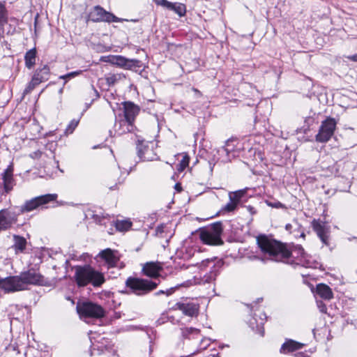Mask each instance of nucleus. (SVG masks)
<instances>
[{
  "mask_svg": "<svg viewBox=\"0 0 357 357\" xmlns=\"http://www.w3.org/2000/svg\"><path fill=\"white\" fill-rule=\"evenodd\" d=\"M257 244L267 259L305 268H317L319 264L300 245H294L289 250L284 244L265 236L257 238Z\"/></svg>",
  "mask_w": 357,
  "mask_h": 357,
  "instance_id": "1",
  "label": "nucleus"
},
{
  "mask_svg": "<svg viewBox=\"0 0 357 357\" xmlns=\"http://www.w3.org/2000/svg\"><path fill=\"white\" fill-rule=\"evenodd\" d=\"M75 271V280L79 287L91 284L97 288L100 287L105 282L104 273L90 265L76 266Z\"/></svg>",
  "mask_w": 357,
  "mask_h": 357,
  "instance_id": "4",
  "label": "nucleus"
},
{
  "mask_svg": "<svg viewBox=\"0 0 357 357\" xmlns=\"http://www.w3.org/2000/svg\"><path fill=\"white\" fill-rule=\"evenodd\" d=\"M79 122V119H73L69 124L68 125L67 128H66L65 133L66 135L71 134L73 132L75 129L77 128Z\"/></svg>",
  "mask_w": 357,
  "mask_h": 357,
  "instance_id": "38",
  "label": "nucleus"
},
{
  "mask_svg": "<svg viewBox=\"0 0 357 357\" xmlns=\"http://www.w3.org/2000/svg\"><path fill=\"white\" fill-rule=\"evenodd\" d=\"M119 117H121V114H119Z\"/></svg>",
  "mask_w": 357,
  "mask_h": 357,
  "instance_id": "62",
  "label": "nucleus"
},
{
  "mask_svg": "<svg viewBox=\"0 0 357 357\" xmlns=\"http://www.w3.org/2000/svg\"><path fill=\"white\" fill-rule=\"evenodd\" d=\"M13 168L9 165L1 174L3 180V191L5 193H9L15 185V181L13 178Z\"/></svg>",
  "mask_w": 357,
  "mask_h": 357,
  "instance_id": "24",
  "label": "nucleus"
},
{
  "mask_svg": "<svg viewBox=\"0 0 357 357\" xmlns=\"http://www.w3.org/2000/svg\"><path fill=\"white\" fill-rule=\"evenodd\" d=\"M88 18L93 22H121L127 20L116 17L112 13L107 11L102 6H93L88 14Z\"/></svg>",
  "mask_w": 357,
  "mask_h": 357,
  "instance_id": "8",
  "label": "nucleus"
},
{
  "mask_svg": "<svg viewBox=\"0 0 357 357\" xmlns=\"http://www.w3.org/2000/svg\"><path fill=\"white\" fill-rule=\"evenodd\" d=\"M348 58L353 61H357V54L350 56Z\"/></svg>",
  "mask_w": 357,
  "mask_h": 357,
  "instance_id": "51",
  "label": "nucleus"
},
{
  "mask_svg": "<svg viewBox=\"0 0 357 357\" xmlns=\"http://www.w3.org/2000/svg\"><path fill=\"white\" fill-rule=\"evenodd\" d=\"M37 51L36 49L32 48L27 51L24 55L25 66L28 69H31L36 64Z\"/></svg>",
  "mask_w": 357,
  "mask_h": 357,
  "instance_id": "31",
  "label": "nucleus"
},
{
  "mask_svg": "<svg viewBox=\"0 0 357 357\" xmlns=\"http://www.w3.org/2000/svg\"><path fill=\"white\" fill-rule=\"evenodd\" d=\"M207 346H208V344H206V345H205V347H204V349H206V347H207Z\"/></svg>",
  "mask_w": 357,
  "mask_h": 357,
  "instance_id": "59",
  "label": "nucleus"
},
{
  "mask_svg": "<svg viewBox=\"0 0 357 357\" xmlns=\"http://www.w3.org/2000/svg\"><path fill=\"white\" fill-rule=\"evenodd\" d=\"M337 121L334 118L328 117L321 122L319 132L315 136L316 141L321 143L331 139L336 128Z\"/></svg>",
  "mask_w": 357,
  "mask_h": 357,
  "instance_id": "12",
  "label": "nucleus"
},
{
  "mask_svg": "<svg viewBox=\"0 0 357 357\" xmlns=\"http://www.w3.org/2000/svg\"><path fill=\"white\" fill-rule=\"evenodd\" d=\"M176 47V46H175L174 45H172L170 46V48H174V47Z\"/></svg>",
  "mask_w": 357,
  "mask_h": 357,
  "instance_id": "56",
  "label": "nucleus"
},
{
  "mask_svg": "<svg viewBox=\"0 0 357 357\" xmlns=\"http://www.w3.org/2000/svg\"><path fill=\"white\" fill-rule=\"evenodd\" d=\"M19 213L8 208L0 211V232L10 229L17 222Z\"/></svg>",
  "mask_w": 357,
  "mask_h": 357,
  "instance_id": "16",
  "label": "nucleus"
},
{
  "mask_svg": "<svg viewBox=\"0 0 357 357\" xmlns=\"http://www.w3.org/2000/svg\"><path fill=\"white\" fill-rule=\"evenodd\" d=\"M24 310H27V308L18 305H10L9 306L8 315L11 319L20 321L23 319V312Z\"/></svg>",
  "mask_w": 357,
  "mask_h": 357,
  "instance_id": "29",
  "label": "nucleus"
},
{
  "mask_svg": "<svg viewBox=\"0 0 357 357\" xmlns=\"http://www.w3.org/2000/svg\"><path fill=\"white\" fill-rule=\"evenodd\" d=\"M174 227L175 225L169 220L158 225V239H160L159 243L164 249L174 234Z\"/></svg>",
  "mask_w": 357,
  "mask_h": 357,
  "instance_id": "14",
  "label": "nucleus"
},
{
  "mask_svg": "<svg viewBox=\"0 0 357 357\" xmlns=\"http://www.w3.org/2000/svg\"><path fill=\"white\" fill-rule=\"evenodd\" d=\"M123 107L119 108L123 112V121L122 123L126 122H132L134 123L135 118L139 112V107L137 105L130 101H125L122 102Z\"/></svg>",
  "mask_w": 357,
  "mask_h": 357,
  "instance_id": "18",
  "label": "nucleus"
},
{
  "mask_svg": "<svg viewBox=\"0 0 357 357\" xmlns=\"http://www.w3.org/2000/svg\"><path fill=\"white\" fill-rule=\"evenodd\" d=\"M50 76V68L47 64L38 67L34 72L31 80L23 91V95L30 93L38 85L47 81Z\"/></svg>",
  "mask_w": 357,
  "mask_h": 357,
  "instance_id": "10",
  "label": "nucleus"
},
{
  "mask_svg": "<svg viewBox=\"0 0 357 357\" xmlns=\"http://www.w3.org/2000/svg\"><path fill=\"white\" fill-rule=\"evenodd\" d=\"M246 208L252 215L255 214L257 213L256 209L252 206H247Z\"/></svg>",
  "mask_w": 357,
  "mask_h": 357,
  "instance_id": "48",
  "label": "nucleus"
},
{
  "mask_svg": "<svg viewBox=\"0 0 357 357\" xmlns=\"http://www.w3.org/2000/svg\"><path fill=\"white\" fill-rule=\"evenodd\" d=\"M91 218H92V219H93V220L96 223L100 224V225H102V221L105 218V217L103 215H100L98 214H94V213H93L91 215Z\"/></svg>",
  "mask_w": 357,
  "mask_h": 357,
  "instance_id": "45",
  "label": "nucleus"
},
{
  "mask_svg": "<svg viewBox=\"0 0 357 357\" xmlns=\"http://www.w3.org/2000/svg\"><path fill=\"white\" fill-rule=\"evenodd\" d=\"M13 241L14 244L13 248H14L15 253L24 252L27 244L26 238L19 235H14Z\"/></svg>",
  "mask_w": 357,
  "mask_h": 357,
  "instance_id": "28",
  "label": "nucleus"
},
{
  "mask_svg": "<svg viewBox=\"0 0 357 357\" xmlns=\"http://www.w3.org/2000/svg\"><path fill=\"white\" fill-rule=\"evenodd\" d=\"M316 293L321 298L330 300L333 297L331 289L325 284H319L316 287Z\"/></svg>",
  "mask_w": 357,
  "mask_h": 357,
  "instance_id": "27",
  "label": "nucleus"
},
{
  "mask_svg": "<svg viewBox=\"0 0 357 357\" xmlns=\"http://www.w3.org/2000/svg\"><path fill=\"white\" fill-rule=\"evenodd\" d=\"M303 345V344L300 342L292 340H288L282 344L280 351L282 354H288L301 349Z\"/></svg>",
  "mask_w": 357,
  "mask_h": 357,
  "instance_id": "26",
  "label": "nucleus"
},
{
  "mask_svg": "<svg viewBox=\"0 0 357 357\" xmlns=\"http://www.w3.org/2000/svg\"><path fill=\"white\" fill-rule=\"evenodd\" d=\"M241 149L242 144L239 141L234 139H228L225 146L212 150L211 153L213 154V158H209L208 160L210 166H214L218 161L223 163L230 162L231 159L240 155Z\"/></svg>",
  "mask_w": 357,
  "mask_h": 357,
  "instance_id": "5",
  "label": "nucleus"
},
{
  "mask_svg": "<svg viewBox=\"0 0 357 357\" xmlns=\"http://www.w3.org/2000/svg\"><path fill=\"white\" fill-rule=\"evenodd\" d=\"M181 336L185 339H193L199 335L200 330L193 327L181 328Z\"/></svg>",
  "mask_w": 357,
  "mask_h": 357,
  "instance_id": "32",
  "label": "nucleus"
},
{
  "mask_svg": "<svg viewBox=\"0 0 357 357\" xmlns=\"http://www.w3.org/2000/svg\"><path fill=\"white\" fill-rule=\"evenodd\" d=\"M42 151L38 150L30 154V157L32 158H40L42 156Z\"/></svg>",
  "mask_w": 357,
  "mask_h": 357,
  "instance_id": "47",
  "label": "nucleus"
},
{
  "mask_svg": "<svg viewBox=\"0 0 357 357\" xmlns=\"http://www.w3.org/2000/svg\"><path fill=\"white\" fill-rule=\"evenodd\" d=\"M176 309L182 312V313L188 317H197L199 311V304L195 301H183L178 302L175 305Z\"/></svg>",
  "mask_w": 357,
  "mask_h": 357,
  "instance_id": "20",
  "label": "nucleus"
},
{
  "mask_svg": "<svg viewBox=\"0 0 357 357\" xmlns=\"http://www.w3.org/2000/svg\"><path fill=\"white\" fill-rule=\"evenodd\" d=\"M153 1L156 2V0H153Z\"/></svg>",
  "mask_w": 357,
  "mask_h": 357,
  "instance_id": "63",
  "label": "nucleus"
},
{
  "mask_svg": "<svg viewBox=\"0 0 357 357\" xmlns=\"http://www.w3.org/2000/svg\"><path fill=\"white\" fill-rule=\"evenodd\" d=\"M126 290L123 292L144 296L156 288V283L151 280L144 279L135 276L128 277L126 282Z\"/></svg>",
  "mask_w": 357,
  "mask_h": 357,
  "instance_id": "6",
  "label": "nucleus"
},
{
  "mask_svg": "<svg viewBox=\"0 0 357 357\" xmlns=\"http://www.w3.org/2000/svg\"><path fill=\"white\" fill-rule=\"evenodd\" d=\"M158 5H160L163 8L174 12L179 17H183L186 13V6L182 3H172L167 0H158Z\"/></svg>",
  "mask_w": 357,
  "mask_h": 357,
  "instance_id": "23",
  "label": "nucleus"
},
{
  "mask_svg": "<svg viewBox=\"0 0 357 357\" xmlns=\"http://www.w3.org/2000/svg\"><path fill=\"white\" fill-rule=\"evenodd\" d=\"M132 225V222L128 220H117L114 223L116 229L120 231H128Z\"/></svg>",
  "mask_w": 357,
  "mask_h": 357,
  "instance_id": "33",
  "label": "nucleus"
},
{
  "mask_svg": "<svg viewBox=\"0 0 357 357\" xmlns=\"http://www.w3.org/2000/svg\"><path fill=\"white\" fill-rule=\"evenodd\" d=\"M57 197V194H46L26 200L24 204L20 206L18 213L20 215V213L31 212L41 206L56 201Z\"/></svg>",
  "mask_w": 357,
  "mask_h": 357,
  "instance_id": "9",
  "label": "nucleus"
},
{
  "mask_svg": "<svg viewBox=\"0 0 357 357\" xmlns=\"http://www.w3.org/2000/svg\"><path fill=\"white\" fill-rule=\"evenodd\" d=\"M212 357H220L219 354H213Z\"/></svg>",
  "mask_w": 357,
  "mask_h": 357,
  "instance_id": "55",
  "label": "nucleus"
},
{
  "mask_svg": "<svg viewBox=\"0 0 357 357\" xmlns=\"http://www.w3.org/2000/svg\"><path fill=\"white\" fill-rule=\"evenodd\" d=\"M158 285L161 283L160 278L164 279L163 276V270L162 266L160 265V264L158 262Z\"/></svg>",
  "mask_w": 357,
  "mask_h": 357,
  "instance_id": "44",
  "label": "nucleus"
},
{
  "mask_svg": "<svg viewBox=\"0 0 357 357\" xmlns=\"http://www.w3.org/2000/svg\"><path fill=\"white\" fill-rule=\"evenodd\" d=\"M120 79H121V75L119 74H109L106 77L107 84L109 86L114 85Z\"/></svg>",
  "mask_w": 357,
  "mask_h": 357,
  "instance_id": "40",
  "label": "nucleus"
},
{
  "mask_svg": "<svg viewBox=\"0 0 357 357\" xmlns=\"http://www.w3.org/2000/svg\"><path fill=\"white\" fill-rule=\"evenodd\" d=\"M294 227H296L297 228H299L301 225L298 224V222L296 220H294ZM294 225L292 224H287L285 226V229L287 231H291V229L293 228Z\"/></svg>",
  "mask_w": 357,
  "mask_h": 357,
  "instance_id": "46",
  "label": "nucleus"
},
{
  "mask_svg": "<svg viewBox=\"0 0 357 357\" xmlns=\"http://www.w3.org/2000/svg\"><path fill=\"white\" fill-rule=\"evenodd\" d=\"M144 331H146V335L150 340L149 351L150 353H152L154 351V341L156 337V334L155 333L153 328L146 326Z\"/></svg>",
  "mask_w": 357,
  "mask_h": 357,
  "instance_id": "35",
  "label": "nucleus"
},
{
  "mask_svg": "<svg viewBox=\"0 0 357 357\" xmlns=\"http://www.w3.org/2000/svg\"><path fill=\"white\" fill-rule=\"evenodd\" d=\"M207 346H208V344H206V345H205V347H204V349H206V347H207Z\"/></svg>",
  "mask_w": 357,
  "mask_h": 357,
  "instance_id": "57",
  "label": "nucleus"
},
{
  "mask_svg": "<svg viewBox=\"0 0 357 357\" xmlns=\"http://www.w3.org/2000/svg\"><path fill=\"white\" fill-rule=\"evenodd\" d=\"M222 264L223 263L221 260H214L208 259L206 260L202 261L200 266L201 269H206L207 268H208L210 270L209 273L204 275L202 278L196 279L195 278L192 280H188L183 283L177 284L174 286L160 289L158 291V295L165 294L166 296H169L174 292L176 289H178L181 287H189L195 284L210 283L215 280Z\"/></svg>",
  "mask_w": 357,
  "mask_h": 357,
  "instance_id": "2",
  "label": "nucleus"
},
{
  "mask_svg": "<svg viewBox=\"0 0 357 357\" xmlns=\"http://www.w3.org/2000/svg\"><path fill=\"white\" fill-rule=\"evenodd\" d=\"M266 314L259 309L255 310V312L248 320L249 326L261 336L264 334V324L266 320Z\"/></svg>",
  "mask_w": 357,
  "mask_h": 357,
  "instance_id": "17",
  "label": "nucleus"
},
{
  "mask_svg": "<svg viewBox=\"0 0 357 357\" xmlns=\"http://www.w3.org/2000/svg\"><path fill=\"white\" fill-rule=\"evenodd\" d=\"M64 86L63 85L62 87L59 90V93L61 95L63 93Z\"/></svg>",
  "mask_w": 357,
  "mask_h": 357,
  "instance_id": "53",
  "label": "nucleus"
},
{
  "mask_svg": "<svg viewBox=\"0 0 357 357\" xmlns=\"http://www.w3.org/2000/svg\"><path fill=\"white\" fill-rule=\"evenodd\" d=\"M112 62L120 67L135 71L138 70L142 66L141 61L137 59H129L120 55L115 56L113 58Z\"/></svg>",
  "mask_w": 357,
  "mask_h": 357,
  "instance_id": "21",
  "label": "nucleus"
},
{
  "mask_svg": "<svg viewBox=\"0 0 357 357\" xmlns=\"http://www.w3.org/2000/svg\"><path fill=\"white\" fill-rule=\"evenodd\" d=\"M109 189L110 190H114V187H110Z\"/></svg>",
  "mask_w": 357,
  "mask_h": 357,
  "instance_id": "60",
  "label": "nucleus"
},
{
  "mask_svg": "<svg viewBox=\"0 0 357 357\" xmlns=\"http://www.w3.org/2000/svg\"><path fill=\"white\" fill-rule=\"evenodd\" d=\"M317 305L321 313L327 312L326 305L322 301L317 300Z\"/></svg>",
  "mask_w": 357,
  "mask_h": 357,
  "instance_id": "43",
  "label": "nucleus"
},
{
  "mask_svg": "<svg viewBox=\"0 0 357 357\" xmlns=\"http://www.w3.org/2000/svg\"><path fill=\"white\" fill-rule=\"evenodd\" d=\"M8 279V277H6L5 278H0V289L4 290L6 293H10V291L8 289V286L6 283L7 280Z\"/></svg>",
  "mask_w": 357,
  "mask_h": 357,
  "instance_id": "41",
  "label": "nucleus"
},
{
  "mask_svg": "<svg viewBox=\"0 0 357 357\" xmlns=\"http://www.w3.org/2000/svg\"><path fill=\"white\" fill-rule=\"evenodd\" d=\"M174 188L178 192L181 191V190H182V188L179 183L175 184Z\"/></svg>",
  "mask_w": 357,
  "mask_h": 357,
  "instance_id": "52",
  "label": "nucleus"
},
{
  "mask_svg": "<svg viewBox=\"0 0 357 357\" xmlns=\"http://www.w3.org/2000/svg\"><path fill=\"white\" fill-rule=\"evenodd\" d=\"M113 109V111L115 112L116 111V109L114 107L112 108Z\"/></svg>",
  "mask_w": 357,
  "mask_h": 357,
  "instance_id": "61",
  "label": "nucleus"
},
{
  "mask_svg": "<svg viewBox=\"0 0 357 357\" xmlns=\"http://www.w3.org/2000/svg\"><path fill=\"white\" fill-rule=\"evenodd\" d=\"M295 357H309L307 354L302 353V352H298L295 354Z\"/></svg>",
  "mask_w": 357,
  "mask_h": 357,
  "instance_id": "49",
  "label": "nucleus"
},
{
  "mask_svg": "<svg viewBox=\"0 0 357 357\" xmlns=\"http://www.w3.org/2000/svg\"><path fill=\"white\" fill-rule=\"evenodd\" d=\"M8 23V14L4 5L0 2V29L4 31V25Z\"/></svg>",
  "mask_w": 357,
  "mask_h": 357,
  "instance_id": "34",
  "label": "nucleus"
},
{
  "mask_svg": "<svg viewBox=\"0 0 357 357\" xmlns=\"http://www.w3.org/2000/svg\"><path fill=\"white\" fill-rule=\"evenodd\" d=\"M190 157L187 153H183L182 159L177 165V170L180 172H183L189 165Z\"/></svg>",
  "mask_w": 357,
  "mask_h": 357,
  "instance_id": "36",
  "label": "nucleus"
},
{
  "mask_svg": "<svg viewBox=\"0 0 357 357\" xmlns=\"http://www.w3.org/2000/svg\"><path fill=\"white\" fill-rule=\"evenodd\" d=\"M82 73V70H76L73 72L68 73L66 75L59 76V79H64L63 86L68 82V81L72 78H74Z\"/></svg>",
  "mask_w": 357,
  "mask_h": 357,
  "instance_id": "37",
  "label": "nucleus"
},
{
  "mask_svg": "<svg viewBox=\"0 0 357 357\" xmlns=\"http://www.w3.org/2000/svg\"><path fill=\"white\" fill-rule=\"evenodd\" d=\"M312 227L322 243L328 245L330 228L326 225V222L320 220L314 219L312 222Z\"/></svg>",
  "mask_w": 357,
  "mask_h": 357,
  "instance_id": "19",
  "label": "nucleus"
},
{
  "mask_svg": "<svg viewBox=\"0 0 357 357\" xmlns=\"http://www.w3.org/2000/svg\"><path fill=\"white\" fill-rule=\"evenodd\" d=\"M151 92H153V93L154 92L153 88H149V87L147 88L145 91V94H144V101H146L147 105L151 103L153 105V104L155 102V99L151 98L150 93ZM144 104L145 105L146 102H144Z\"/></svg>",
  "mask_w": 357,
  "mask_h": 357,
  "instance_id": "39",
  "label": "nucleus"
},
{
  "mask_svg": "<svg viewBox=\"0 0 357 357\" xmlns=\"http://www.w3.org/2000/svg\"><path fill=\"white\" fill-rule=\"evenodd\" d=\"M245 192L246 190L245 189L236 190L235 192H229V200L221 208L220 212L225 213L234 211L237 208L238 206L241 204L243 197H244L245 195Z\"/></svg>",
  "mask_w": 357,
  "mask_h": 357,
  "instance_id": "15",
  "label": "nucleus"
},
{
  "mask_svg": "<svg viewBox=\"0 0 357 357\" xmlns=\"http://www.w3.org/2000/svg\"><path fill=\"white\" fill-rule=\"evenodd\" d=\"M221 222H216L210 226L203 228L199 233V238L203 243L210 245H219L223 243L221 239L222 233Z\"/></svg>",
  "mask_w": 357,
  "mask_h": 357,
  "instance_id": "7",
  "label": "nucleus"
},
{
  "mask_svg": "<svg viewBox=\"0 0 357 357\" xmlns=\"http://www.w3.org/2000/svg\"><path fill=\"white\" fill-rule=\"evenodd\" d=\"M77 312L86 318L100 319L105 315V310L99 305L91 302H84L77 306Z\"/></svg>",
  "mask_w": 357,
  "mask_h": 357,
  "instance_id": "11",
  "label": "nucleus"
},
{
  "mask_svg": "<svg viewBox=\"0 0 357 357\" xmlns=\"http://www.w3.org/2000/svg\"><path fill=\"white\" fill-rule=\"evenodd\" d=\"M266 204L268 206H271L273 208H285L284 205L278 201L274 202L266 201Z\"/></svg>",
  "mask_w": 357,
  "mask_h": 357,
  "instance_id": "42",
  "label": "nucleus"
},
{
  "mask_svg": "<svg viewBox=\"0 0 357 357\" xmlns=\"http://www.w3.org/2000/svg\"><path fill=\"white\" fill-rule=\"evenodd\" d=\"M137 155L142 161H153L155 159L156 144L153 142H145L137 140Z\"/></svg>",
  "mask_w": 357,
  "mask_h": 357,
  "instance_id": "13",
  "label": "nucleus"
},
{
  "mask_svg": "<svg viewBox=\"0 0 357 357\" xmlns=\"http://www.w3.org/2000/svg\"><path fill=\"white\" fill-rule=\"evenodd\" d=\"M123 119H119L115 123V130L119 135H123L128 132H131L135 129V125L132 122H126V123H122Z\"/></svg>",
  "mask_w": 357,
  "mask_h": 357,
  "instance_id": "25",
  "label": "nucleus"
},
{
  "mask_svg": "<svg viewBox=\"0 0 357 357\" xmlns=\"http://www.w3.org/2000/svg\"><path fill=\"white\" fill-rule=\"evenodd\" d=\"M300 236H301V237H303V238H304V237L305 236L304 231H302V232H301V234Z\"/></svg>",
  "mask_w": 357,
  "mask_h": 357,
  "instance_id": "54",
  "label": "nucleus"
},
{
  "mask_svg": "<svg viewBox=\"0 0 357 357\" xmlns=\"http://www.w3.org/2000/svg\"><path fill=\"white\" fill-rule=\"evenodd\" d=\"M118 252L110 248L102 250L98 256L105 261L108 268L115 267L120 258L117 255Z\"/></svg>",
  "mask_w": 357,
  "mask_h": 357,
  "instance_id": "22",
  "label": "nucleus"
},
{
  "mask_svg": "<svg viewBox=\"0 0 357 357\" xmlns=\"http://www.w3.org/2000/svg\"><path fill=\"white\" fill-rule=\"evenodd\" d=\"M91 90L95 93L96 98H98L99 97V93L98 91L93 87V86H91Z\"/></svg>",
  "mask_w": 357,
  "mask_h": 357,
  "instance_id": "50",
  "label": "nucleus"
},
{
  "mask_svg": "<svg viewBox=\"0 0 357 357\" xmlns=\"http://www.w3.org/2000/svg\"><path fill=\"white\" fill-rule=\"evenodd\" d=\"M45 283L43 275L36 269L30 268L20 275L9 276L6 284L10 292H15L25 289L27 284L44 285Z\"/></svg>",
  "mask_w": 357,
  "mask_h": 357,
  "instance_id": "3",
  "label": "nucleus"
},
{
  "mask_svg": "<svg viewBox=\"0 0 357 357\" xmlns=\"http://www.w3.org/2000/svg\"><path fill=\"white\" fill-rule=\"evenodd\" d=\"M142 273L144 275L153 279L156 278V262H146L143 265Z\"/></svg>",
  "mask_w": 357,
  "mask_h": 357,
  "instance_id": "30",
  "label": "nucleus"
},
{
  "mask_svg": "<svg viewBox=\"0 0 357 357\" xmlns=\"http://www.w3.org/2000/svg\"><path fill=\"white\" fill-rule=\"evenodd\" d=\"M207 346H208V344H206V345H205V347H204V349H206V347H207Z\"/></svg>",
  "mask_w": 357,
  "mask_h": 357,
  "instance_id": "58",
  "label": "nucleus"
}]
</instances>
